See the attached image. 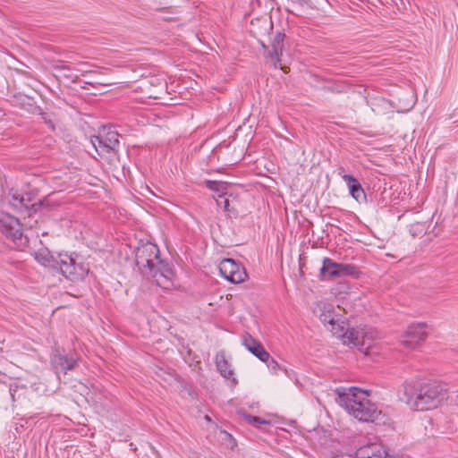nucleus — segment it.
I'll use <instances>...</instances> for the list:
<instances>
[{
	"label": "nucleus",
	"instance_id": "6e6552de",
	"mask_svg": "<svg viewBox=\"0 0 458 458\" xmlns=\"http://www.w3.org/2000/svg\"><path fill=\"white\" fill-rule=\"evenodd\" d=\"M427 325L425 323L411 324L402 335L401 344L411 350H414L427 339Z\"/></svg>",
	"mask_w": 458,
	"mask_h": 458
},
{
	"label": "nucleus",
	"instance_id": "f3484780",
	"mask_svg": "<svg viewBox=\"0 0 458 458\" xmlns=\"http://www.w3.org/2000/svg\"><path fill=\"white\" fill-rule=\"evenodd\" d=\"M35 259L44 267L54 269L56 264V255L52 254L48 250H40L35 253Z\"/></svg>",
	"mask_w": 458,
	"mask_h": 458
},
{
	"label": "nucleus",
	"instance_id": "5701e85b",
	"mask_svg": "<svg viewBox=\"0 0 458 458\" xmlns=\"http://www.w3.org/2000/svg\"><path fill=\"white\" fill-rule=\"evenodd\" d=\"M37 109L39 112V114L42 116V119L44 122L52 129L55 130V124L54 123L49 119V116L47 113L43 112L40 107H37Z\"/></svg>",
	"mask_w": 458,
	"mask_h": 458
},
{
	"label": "nucleus",
	"instance_id": "bb28decb",
	"mask_svg": "<svg viewBox=\"0 0 458 458\" xmlns=\"http://www.w3.org/2000/svg\"><path fill=\"white\" fill-rule=\"evenodd\" d=\"M90 72L89 71H81V75L85 76L87 73Z\"/></svg>",
	"mask_w": 458,
	"mask_h": 458
},
{
	"label": "nucleus",
	"instance_id": "dca6fc26",
	"mask_svg": "<svg viewBox=\"0 0 458 458\" xmlns=\"http://www.w3.org/2000/svg\"><path fill=\"white\" fill-rule=\"evenodd\" d=\"M98 133L102 136L106 147L110 148L111 151L114 150L115 148L119 145V134L110 127H103L101 130H99Z\"/></svg>",
	"mask_w": 458,
	"mask_h": 458
},
{
	"label": "nucleus",
	"instance_id": "6ab92c4d",
	"mask_svg": "<svg viewBox=\"0 0 458 458\" xmlns=\"http://www.w3.org/2000/svg\"><path fill=\"white\" fill-rule=\"evenodd\" d=\"M55 70L58 72L57 76L60 78L67 79L72 83H77L79 81V75L66 72V71L70 70V68L68 66L56 65L55 67Z\"/></svg>",
	"mask_w": 458,
	"mask_h": 458
},
{
	"label": "nucleus",
	"instance_id": "412c9836",
	"mask_svg": "<svg viewBox=\"0 0 458 458\" xmlns=\"http://www.w3.org/2000/svg\"><path fill=\"white\" fill-rule=\"evenodd\" d=\"M243 417L249 424H250L256 428H259L260 425H270V421L266 420L260 417H257V416H253V415H250V414H244Z\"/></svg>",
	"mask_w": 458,
	"mask_h": 458
},
{
	"label": "nucleus",
	"instance_id": "f8f14e48",
	"mask_svg": "<svg viewBox=\"0 0 458 458\" xmlns=\"http://www.w3.org/2000/svg\"><path fill=\"white\" fill-rule=\"evenodd\" d=\"M343 172L344 168H340L338 174L347 184L351 196L357 201L366 199V194L360 182L351 174H344Z\"/></svg>",
	"mask_w": 458,
	"mask_h": 458
},
{
	"label": "nucleus",
	"instance_id": "b1692460",
	"mask_svg": "<svg viewBox=\"0 0 458 458\" xmlns=\"http://www.w3.org/2000/svg\"><path fill=\"white\" fill-rule=\"evenodd\" d=\"M266 363L267 364L268 369L274 371L275 373H276L277 370L281 369L278 362L274 359L269 358L268 361H267Z\"/></svg>",
	"mask_w": 458,
	"mask_h": 458
},
{
	"label": "nucleus",
	"instance_id": "aec40b11",
	"mask_svg": "<svg viewBox=\"0 0 458 458\" xmlns=\"http://www.w3.org/2000/svg\"><path fill=\"white\" fill-rule=\"evenodd\" d=\"M91 143L94 146L96 151L101 155L104 153H109L111 150L106 147L105 141L102 136L98 133V135L91 137Z\"/></svg>",
	"mask_w": 458,
	"mask_h": 458
},
{
	"label": "nucleus",
	"instance_id": "0eeeda50",
	"mask_svg": "<svg viewBox=\"0 0 458 458\" xmlns=\"http://www.w3.org/2000/svg\"><path fill=\"white\" fill-rule=\"evenodd\" d=\"M328 324L331 326L330 330L333 335L342 338L344 344H352L360 348L365 345L364 337L360 331L346 327L344 323L340 324L338 320H335L334 318L328 320Z\"/></svg>",
	"mask_w": 458,
	"mask_h": 458
},
{
	"label": "nucleus",
	"instance_id": "39448f33",
	"mask_svg": "<svg viewBox=\"0 0 458 458\" xmlns=\"http://www.w3.org/2000/svg\"><path fill=\"white\" fill-rule=\"evenodd\" d=\"M358 274L359 271L355 266L337 263L329 258H324L320 268V276L325 280H332L345 276H357Z\"/></svg>",
	"mask_w": 458,
	"mask_h": 458
},
{
	"label": "nucleus",
	"instance_id": "20e7f679",
	"mask_svg": "<svg viewBox=\"0 0 458 458\" xmlns=\"http://www.w3.org/2000/svg\"><path fill=\"white\" fill-rule=\"evenodd\" d=\"M54 270L60 272L65 278L72 281L82 280L88 274V269L84 265L77 263L75 258L67 253L56 255Z\"/></svg>",
	"mask_w": 458,
	"mask_h": 458
},
{
	"label": "nucleus",
	"instance_id": "cd10ccee",
	"mask_svg": "<svg viewBox=\"0 0 458 458\" xmlns=\"http://www.w3.org/2000/svg\"><path fill=\"white\" fill-rule=\"evenodd\" d=\"M454 403L456 406H458V394L455 396V398L454 399Z\"/></svg>",
	"mask_w": 458,
	"mask_h": 458
},
{
	"label": "nucleus",
	"instance_id": "4468645a",
	"mask_svg": "<svg viewBox=\"0 0 458 458\" xmlns=\"http://www.w3.org/2000/svg\"><path fill=\"white\" fill-rule=\"evenodd\" d=\"M29 199H25L23 196H13L11 205L14 209L18 211L28 210L29 216H30L32 213H36L38 211L40 207L42 206V202H37L31 204L30 207L28 205Z\"/></svg>",
	"mask_w": 458,
	"mask_h": 458
},
{
	"label": "nucleus",
	"instance_id": "a878e982",
	"mask_svg": "<svg viewBox=\"0 0 458 458\" xmlns=\"http://www.w3.org/2000/svg\"><path fill=\"white\" fill-rule=\"evenodd\" d=\"M215 185H217V182H214V181H207V186L211 189V190H215Z\"/></svg>",
	"mask_w": 458,
	"mask_h": 458
},
{
	"label": "nucleus",
	"instance_id": "ddd939ff",
	"mask_svg": "<svg viewBox=\"0 0 458 458\" xmlns=\"http://www.w3.org/2000/svg\"><path fill=\"white\" fill-rule=\"evenodd\" d=\"M51 362L56 369L66 373L76 366L77 359L73 357H68L66 354H62L57 352L53 355Z\"/></svg>",
	"mask_w": 458,
	"mask_h": 458
},
{
	"label": "nucleus",
	"instance_id": "393cba45",
	"mask_svg": "<svg viewBox=\"0 0 458 458\" xmlns=\"http://www.w3.org/2000/svg\"><path fill=\"white\" fill-rule=\"evenodd\" d=\"M331 318L330 315H327V314H322L320 316V320L323 322V323H328V320Z\"/></svg>",
	"mask_w": 458,
	"mask_h": 458
},
{
	"label": "nucleus",
	"instance_id": "2eb2a0df",
	"mask_svg": "<svg viewBox=\"0 0 458 458\" xmlns=\"http://www.w3.org/2000/svg\"><path fill=\"white\" fill-rule=\"evenodd\" d=\"M216 365L222 377L227 379H232L233 385L237 384L236 378L233 377V370L231 369V366L224 354H216Z\"/></svg>",
	"mask_w": 458,
	"mask_h": 458
},
{
	"label": "nucleus",
	"instance_id": "f03ea898",
	"mask_svg": "<svg viewBox=\"0 0 458 458\" xmlns=\"http://www.w3.org/2000/svg\"><path fill=\"white\" fill-rule=\"evenodd\" d=\"M336 393L339 404L360 421L374 422L381 413L369 400L368 393L359 387H339Z\"/></svg>",
	"mask_w": 458,
	"mask_h": 458
},
{
	"label": "nucleus",
	"instance_id": "4be33fe9",
	"mask_svg": "<svg viewBox=\"0 0 458 458\" xmlns=\"http://www.w3.org/2000/svg\"><path fill=\"white\" fill-rule=\"evenodd\" d=\"M283 38L284 36L280 33H278L276 37H275V39H274V43H273V49H274V52L271 53L270 55L272 56H278L279 55V52L281 53L282 52V48H283Z\"/></svg>",
	"mask_w": 458,
	"mask_h": 458
},
{
	"label": "nucleus",
	"instance_id": "9b49d317",
	"mask_svg": "<svg viewBox=\"0 0 458 458\" xmlns=\"http://www.w3.org/2000/svg\"><path fill=\"white\" fill-rule=\"evenodd\" d=\"M244 347L263 362L268 361L270 354L265 350L262 344L253 338L250 334L245 333L242 336Z\"/></svg>",
	"mask_w": 458,
	"mask_h": 458
},
{
	"label": "nucleus",
	"instance_id": "423d86ee",
	"mask_svg": "<svg viewBox=\"0 0 458 458\" xmlns=\"http://www.w3.org/2000/svg\"><path fill=\"white\" fill-rule=\"evenodd\" d=\"M0 231L18 246L23 245L27 242L19 219L7 213L0 214Z\"/></svg>",
	"mask_w": 458,
	"mask_h": 458
},
{
	"label": "nucleus",
	"instance_id": "a211bd4d",
	"mask_svg": "<svg viewBox=\"0 0 458 458\" xmlns=\"http://www.w3.org/2000/svg\"><path fill=\"white\" fill-rule=\"evenodd\" d=\"M9 392L13 402H21L26 398L28 387L25 385L14 382L10 385Z\"/></svg>",
	"mask_w": 458,
	"mask_h": 458
},
{
	"label": "nucleus",
	"instance_id": "1a4fd4ad",
	"mask_svg": "<svg viewBox=\"0 0 458 458\" xmlns=\"http://www.w3.org/2000/svg\"><path fill=\"white\" fill-rule=\"evenodd\" d=\"M221 275L233 284H240L247 278L245 268L232 259H225L219 264Z\"/></svg>",
	"mask_w": 458,
	"mask_h": 458
},
{
	"label": "nucleus",
	"instance_id": "7ed1b4c3",
	"mask_svg": "<svg viewBox=\"0 0 458 458\" xmlns=\"http://www.w3.org/2000/svg\"><path fill=\"white\" fill-rule=\"evenodd\" d=\"M404 394L407 404L416 411H428L437 408L447 399V390L438 382L406 384Z\"/></svg>",
	"mask_w": 458,
	"mask_h": 458
},
{
	"label": "nucleus",
	"instance_id": "9d476101",
	"mask_svg": "<svg viewBox=\"0 0 458 458\" xmlns=\"http://www.w3.org/2000/svg\"><path fill=\"white\" fill-rule=\"evenodd\" d=\"M387 451L380 443H370L360 446L353 456L348 458H386Z\"/></svg>",
	"mask_w": 458,
	"mask_h": 458
},
{
	"label": "nucleus",
	"instance_id": "f257e3e1",
	"mask_svg": "<svg viewBox=\"0 0 458 458\" xmlns=\"http://www.w3.org/2000/svg\"><path fill=\"white\" fill-rule=\"evenodd\" d=\"M135 261L143 276L151 278L158 286L167 287L173 272L168 264L160 259L156 244L148 242L140 246L136 250Z\"/></svg>",
	"mask_w": 458,
	"mask_h": 458
}]
</instances>
